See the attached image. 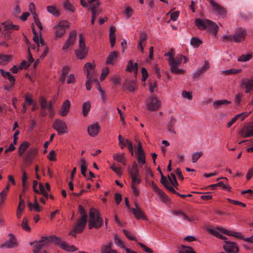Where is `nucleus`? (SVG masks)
Wrapping results in <instances>:
<instances>
[{
  "instance_id": "obj_25",
  "label": "nucleus",
  "mask_w": 253,
  "mask_h": 253,
  "mask_svg": "<svg viewBox=\"0 0 253 253\" xmlns=\"http://www.w3.org/2000/svg\"><path fill=\"white\" fill-rule=\"evenodd\" d=\"M114 159L124 166H126V158L122 153H117L113 156Z\"/></svg>"
},
{
  "instance_id": "obj_16",
  "label": "nucleus",
  "mask_w": 253,
  "mask_h": 253,
  "mask_svg": "<svg viewBox=\"0 0 253 253\" xmlns=\"http://www.w3.org/2000/svg\"><path fill=\"white\" fill-rule=\"evenodd\" d=\"M136 208H132L131 209L132 213L134 214L135 217L137 219H142L143 220H147V218L144 214V212L141 210V209L135 204Z\"/></svg>"
},
{
  "instance_id": "obj_36",
  "label": "nucleus",
  "mask_w": 253,
  "mask_h": 253,
  "mask_svg": "<svg viewBox=\"0 0 253 253\" xmlns=\"http://www.w3.org/2000/svg\"><path fill=\"white\" fill-rule=\"evenodd\" d=\"M63 6L64 9L68 10L70 12H74L75 10L74 6L69 2V0H66L64 3Z\"/></svg>"
},
{
  "instance_id": "obj_4",
  "label": "nucleus",
  "mask_w": 253,
  "mask_h": 253,
  "mask_svg": "<svg viewBox=\"0 0 253 253\" xmlns=\"http://www.w3.org/2000/svg\"><path fill=\"white\" fill-rule=\"evenodd\" d=\"M182 58H180V55L174 57H170L168 59V62L170 67V71L172 73L180 74L184 73V71L181 69H178L181 63Z\"/></svg>"
},
{
  "instance_id": "obj_27",
  "label": "nucleus",
  "mask_w": 253,
  "mask_h": 253,
  "mask_svg": "<svg viewBox=\"0 0 253 253\" xmlns=\"http://www.w3.org/2000/svg\"><path fill=\"white\" fill-rule=\"evenodd\" d=\"M176 120L175 118H174L173 116H171L170 118L169 121L168 122L167 125V128L168 130L170 132H172L173 133H175V131H174V129L173 128V126L176 123Z\"/></svg>"
},
{
  "instance_id": "obj_53",
  "label": "nucleus",
  "mask_w": 253,
  "mask_h": 253,
  "mask_svg": "<svg viewBox=\"0 0 253 253\" xmlns=\"http://www.w3.org/2000/svg\"><path fill=\"white\" fill-rule=\"evenodd\" d=\"M95 65L94 63H90L89 62L85 64L84 67V71H86L87 72V69H88L90 71L92 72L94 71V69H95Z\"/></svg>"
},
{
  "instance_id": "obj_46",
  "label": "nucleus",
  "mask_w": 253,
  "mask_h": 253,
  "mask_svg": "<svg viewBox=\"0 0 253 253\" xmlns=\"http://www.w3.org/2000/svg\"><path fill=\"white\" fill-rule=\"evenodd\" d=\"M114 242L117 246H120L122 249H125V247L123 241L120 239L117 235H115L114 237Z\"/></svg>"
},
{
  "instance_id": "obj_32",
  "label": "nucleus",
  "mask_w": 253,
  "mask_h": 253,
  "mask_svg": "<svg viewBox=\"0 0 253 253\" xmlns=\"http://www.w3.org/2000/svg\"><path fill=\"white\" fill-rule=\"evenodd\" d=\"M11 56L10 55L0 54V64L6 65L11 59Z\"/></svg>"
},
{
  "instance_id": "obj_34",
  "label": "nucleus",
  "mask_w": 253,
  "mask_h": 253,
  "mask_svg": "<svg viewBox=\"0 0 253 253\" xmlns=\"http://www.w3.org/2000/svg\"><path fill=\"white\" fill-rule=\"evenodd\" d=\"M30 144L27 142H23L20 146L19 148V155L20 156H22L23 154L25 153V151L27 149V148L29 146Z\"/></svg>"
},
{
  "instance_id": "obj_24",
  "label": "nucleus",
  "mask_w": 253,
  "mask_h": 253,
  "mask_svg": "<svg viewBox=\"0 0 253 253\" xmlns=\"http://www.w3.org/2000/svg\"><path fill=\"white\" fill-rule=\"evenodd\" d=\"M206 29L215 36L218 30V26L214 22L210 20V23H208Z\"/></svg>"
},
{
  "instance_id": "obj_12",
  "label": "nucleus",
  "mask_w": 253,
  "mask_h": 253,
  "mask_svg": "<svg viewBox=\"0 0 253 253\" xmlns=\"http://www.w3.org/2000/svg\"><path fill=\"white\" fill-rule=\"evenodd\" d=\"M77 32L75 30H73L71 32L69 35V38L66 40L63 46L62 49L63 50L67 49L69 46L74 44L76 39Z\"/></svg>"
},
{
  "instance_id": "obj_62",
  "label": "nucleus",
  "mask_w": 253,
  "mask_h": 253,
  "mask_svg": "<svg viewBox=\"0 0 253 253\" xmlns=\"http://www.w3.org/2000/svg\"><path fill=\"white\" fill-rule=\"evenodd\" d=\"M138 244L140 246V247L143 249L147 253H153V251L149 248L146 246L144 244L139 242Z\"/></svg>"
},
{
  "instance_id": "obj_35",
  "label": "nucleus",
  "mask_w": 253,
  "mask_h": 253,
  "mask_svg": "<svg viewBox=\"0 0 253 253\" xmlns=\"http://www.w3.org/2000/svg\"><path fill=\"white\" fill-rule=\"evenodd\" d=\"M179 253H196L193 249L189 246L182 245L179 250Z\"/></svg>"
},
{
  "instance_id": "obj_60",
  "label": "nucleus",
  "mask_w": 253,
  "mask_h": 253,
  "mask_svg": "<svg viewBox=\"0 0 253 253\" xmlns=\"http://www.w3.org/2000/svg\"><path fill=\"white\" fill-rule=\"evenodd\" d=\"M109 72V68L106 67L105 68H103L102 71V73L101 74L100 80L101 81H102L104 80L107 75L108 74Z\"/></svg>"
},
{
  "instance_id": "obj_54",
  "label": "nucleus",
  "mask_w": 253,
  "mask_h": 253,
  "mask_svg": "<svg viewBox=\"0 0 253 253\" xmlns=\"http://www.w3.org/2000/svg\"><path fill=\"white\" fill-rule=\"evenodd\" d=\"M202 152L195 153L192 155V161L193 163L196 162L203 155Z\"/></svg>"
},
{
  "instance_id": "obj_7",
  "label": "nucleus",
  "mask_w": 253,
  "mask_h": 253,
  "mask_svg": "<svg viewBox=\"0 0 253 253\" xmlns=\"http://www.w3.org/2000/svg\"><path fill=\"white\" fill-rule=\"evenodd\" d=\"M52 127L57 131L59 135H62L68 132L67 126L62 120L56 119L54 122Z\"/></svg>"
},
{
  "instance_id": "obj_9",
  "label": "nucleus",
  "mask_w": 253,
  "mask_h": 253,
  "mask_svg": "<svg viewBox=\"0 0 253 253\" xmlns=\"http://www.w3.org/2000/svg\"><path fill=\"white\" fill-rule=\"evenodd\" d=\"M90 5L89 10L91 11L92 15L96 17L101 13V10L98 8L100 3L97 0H87Z\"/></svg>"
},
{
  "instance_id": "obj_61",
  "label": "nucleus",
  "mask_w": 253,
  "mask_h": 253,
  "mask_svg": "<svg viewBox=\"0 0 253 253\" xmlns=\"http://www.w3.org/2000/svg\"><path fill=\"white\" fill-rule=\"evenodd\" d=\"M34 209L37 212L41 211L42 209V207H41L40 206L36 198H35V200L34 201Z\"/></svg>"
},
{
  "instance_id": "obj_19",
  "label": "nucleus",
  "mask_w": 253,
  "mask_h": 253,
  "mask_svg": "<svg viewBox=\"0 0 253 253\" xmlns=\"http://www.w3.org/2000/svg\"><path fill=\"white\" fill-rule=\"evenodd\" d=\"M218 229L219 230L221 233L228 235H230L239 239H242L243 237L242 234L240 232L228 230L222 228H218Z\"/></svg>"
},
{
  "instance_id": "obj_30",
  "label": "nucleus",
  "mask_w": 253,
  "mask_h": 253,
  "mask_svg": "<svg viewBox=\"0 0 253 253\" xmlns=\"http://www.w3.org/2000/svg\"><path fill=\"white\" fill-rule=\"evenodd\" d=\"M231 103L227 100H218L213 102V106L215 109H218L223 105H228Z\"/></svg>"
},
{
  "instance_id": "obj_41",
  "label": "nucleus",
  "mask_w": 253,
  "mask_h": 253,
  "mask_svg": "<svg viewBox=\"0 0 253 253\" xmlns=\"http://www.w3.org/2000/svg\"><path fill=\"white\" fill-rule=\"evenodd\" d=\"M22 228L27 231H31V228L28 225V219L27 217H24L21 224Z\"/></svg>"
},
{
  "instance_id": "obj_43",
  "label": "nucleus",
  "mask_w": 253,
  "mask_h": 253,
  "mask_svg": "<svg viewBox=\"0 0 253 253\" xmlns=\"http://www.w3.org/2000/svg\"><path fill=\"white\" fill-rule=\"evenodd\" d=\"M137 160L138 162L140 164L144 165L146 163L145 161V156L143 153L137 154Z\"/></svg>"
},
{
  "instance_id": "obj_11",
  "label": "nucleus",
  "mask_w": 253,
  "mask_h": 253,
  "mask_svg": "<svg viewBox=\"0 0 253 253\" xmlns=\"http://www.w3.org/2000/svg\"><path fill=\"white\" fill-rule=\"evenodd\" d=\"M225 243L223 248L228 253H237L239 252V249L236 243L229 241H225Z\"/></svg>"
},
{
  "instance_id": "obj_64",
  "label": "nucleus",
  "mask_w": 253,
  "mask_h": 253,
  "mask_svg": "<svg viewBox=\"0 0 253 253\" xmlns=\"http://www.w3.org/2000/svg\"><path fill=\"white\" fill-rule=\"evenodd\" d=\"M48 159L51 161H54L56 160L55 158V152L54 150H52L49 152L47 156Z\"/></svg>"
},
{
  "instance_id": "obj_59",
  "label": "nucleus",
  "mask_w": 253,
  "mask_h": 253,
  "mask_svg": "<svg viewBox=\"0 0 253 253\" xmlns=\"http://www.w3.org/2000/svg\"><path fill=\"white\" fill-rule=\"evenodd\" d=\"M123 232L124 233L125 235L129 240L135 241H137L136 238L135 236L130 235V233L126 229H123Z\"/></svg>"
},
{
  "instance_id": "obj_21",
  "label": "nucleus",
  "mask_w": 253,
  "mask_h": 253,
  "mask_svg": "<svg viewBox=\"0 0 253 253\" xmlns=\"http://www.w3.org/2000/svg\"><path fill=\"white\" fill-rule=\"evenodd\" d=\"M208 23H210V20H202L200 19H196L195 20V24L200 30L206 29Z\"/></svg>"
},
{
  "instance_id": "obj_15",
  "label": "nucleus",
  "mask_w": 253,
  "mask_h": 253,
  "mask_svg": "<svg viewBox=\"0 0 253 253\" xmlns=\"http://www.w3.org/2000/svg\"><path fill=\"white\" fill-rule=\"evenodd\" d=\"M239 133L243 137H249L253 136V126H244Z\"/></svg>"
},
{
  "instance_id": "obj_28",
  "label": "nucleus",
  "mask_w": 253,
  "mask_h": 253,
  "mask_svg": "<svg viewBox=\"0 0 253 253\" xmlns=\"http://www.w3.org/2000/svg\"><path fill=\"white\" fill-rule=\"evenodd\" d=\"M2 25L4 26V30L2 32V35L4 37V39L5 40H8L10 39L11 30L9 29V27H7L6 25V22H3Z\"/></svg>"
},
{
  "instance_id": "obj_10",
  "label": "nucleus",
  "mask_w": 253,
  "mask_h": 253,
  "mask_svg": "<svg viewBox=\"0 0 253 253\" xmlns=\"http://www.w3.org/2000/svg\"><path fill=\"white\" fill-rule=\"evenodd\" d=\"M161 105V102L154 96H151L147 104L148 109L151 111L157 110Z\"/></svg>"
},
{
  "instance_id": "obj_37",
  "label": "nucleus",
  "mask_w": 253,
  "mask_h": 253,
  "mask_svg": "<svg viewBox=\"0 0 253 253\" xmlns=\"http://www.w3.org/2000/svg\"><path fill=\"white\" fill-rule=\"evenodd\" d=\"M90 108V103L89 102H84L83 105V114L84 116L88 115Z\"/></svg>"
},
{
  "instance_id": "obj_14",
  "label": "nucleus",
  "mask_w": 253,
  "mask_h": 253,
  "mask_svg": "<svg viewBox=\"0 0 253 253\" xmlns=\"http://www.w3.org/2000/svg\"><path fill=\"white\" fill-rule=\"evenodd\" d=\"M210 67V64L209 61H206L205 62L204 65L196 70L192 75L193 78H198L201 75L206 72Z\"/></svg>"
},
{
  "instance_id": "obj_26",
  "label": "nucleus",
  "mask_w": 253,
  "mask_h": 253,
  "mask_svg": "<svg viewBox=\"0 0 253 253\" xmlns=\"http://www.w3.org/2000/svg\"><path fill=\"white\" fill-rule=\"evenodd\" d=\"M131 179V186H138L141 182L140 175L129 174Z\"/></svg>"
},
{
  "instance_id": "obj_40",
  "label": "nucleus",
  "mask_w": 253,
  "mask_h": 253,
  "mask_svg": "<svg viewBox=\"0 0 253 253\" xmlns=\"http://www.w3.org/2000/svg\"><path fill=\"white\" fill-rule=\"evenodd\" d=\"M47 11L55 16H58L60 15L59 11L53 6H48L47 7Z\"/></svg>"
},
{
  "instance_id": "obj_47",
  "label": "nucleus",
  "mask_w": 253,
  "mask_h": 253,
  "mask_svg": "<svg viewBox=\"0 0 253 253\" xmlns=\"http://www.w3.org/2000/svg\"><path fill=\"white\" fill-rule=\"evenodd\" d=\"M172 213L176 215L181 216L184 219L188 221H191V219L181 211H173Z\"/></svg>"
},
{
  "instance_id": "obj_3",
  "label": "nucleus",
  "mask_w": 253,
  "mask_h": 253,
  "mask_svg": "<svg viewBox=\"0 0 253 253\" xmlns=\"http://www.w3.org/2000/svg\"><path fill=\"white\" fill-rule=\"evenodd\" d=\"M88 227L91 229L93 227L99 228L103 224V220L100 217L98 211L94 208L90 209L89 212Z\"/></svg>"
},
{
  "instance_id": "obj_48",
  "label": "nucleus",
  "mask_w": 253,
  "mask_h": 253,
  "mask_svg": "<svg viewBox=\"0 0 253 253\" xmlns=\"http://www.w3.org/2000/svg\"><path fill=\"white\" fill-rule=\"evenodd\" d=\"M158 194L160 196L161 200L163 202L167 203H169L170 201V199L169 198V197L165 194V192L162 191L161 190L160 191V192L158 193Z\"/></svg>"
},
{
  "instance_id": "obj_17",
  "label": "nucleus",
  "mask_w": 253,
  "mask_h": 253,
  "mask_svg": "<svg viewBox=\"0 0 253 253\" xmlns=\"http://www.w3.org/2000/svg\"><path fill=\"white\" fill-rule=\"evenodd\" d=\"M124 87L131 92H134L136 89V84L134 80H126L123 83Z\"/></svg>"
},
{
  "instance_id": "obj_45",
  "label": "nucleus",
  "mask_w": 253,
  "mask_h": 253,
  "mask_svg": "<svg viewBox=\"0 0 253 253\" xmlns=\"http://www.w3.org/2000/svg\"><path fill=\"white\" fill-rule=\"evenodd\" d=\"M252 57L251 54H243L239 56L238 61L240 62H246L249 61Z\"/></svg>"
},
{
  "instance_id": "obj_52",
  "label": "nucleus",
  "mask_w": 253,
  "mask_h": 253,
  "mask_svg": "<svg viewBox=\"0 0 253 253\" xmlns=\"http://www.w3.org/2000/svg\"><path fill=\"white\" fill-rule=\"evenodd\" d=\"M40 193L39 194H42L44 197H45L46 199L48 198V194L47 192L44 189L43 185L42 183H40L39 184V190Z\"/></svg>"
},
{
  "instance_id": "obj_57",
  "label": "nucleus",
  "mask_w": 253,
  "mask_h": 253,
  "mask_svg": "<svg viewBox=\"0 0 253 253\" xmlns=\"http://www.w3.org/2000/svg\"><path fill=\"white\" fill-rule=\"evenodd\" d=\"M79 212H80V214L81 215V217H83V216H84V218L87 219V213L84 208V207L81 205H79Z\"/></svg>"
},
{
  "instance_id": "obj_22",
  "label": "nucleus",
  "mask_w": 253,
  "mask_h": 253,
  "mask_svg": "<svg viewBox=\"0 0 253 253\" xmlns=\"http://www.w3.org/2000/svg\"><path fill=\"white\" fill-rule=\"evenodd\" d=\"M70 107V102L68 100H66L62 106L61 110L60 115L62 116H66L68 112Z\"/></svg>"
},
{
  "instance_id": "obj_5",
  "label": "nucleus",
  "mask_w": 253,
  "mask_h": 253,
  "mask_svg": "<svg viewBox=\"0 0 253 253\" xmlns=\"http://www.w3.org/2000/svg\"><path fill=\"white\" fill-rule=\"evenodd\" d=\"M88 53V49L85 46L84 39L83 35H79V47L75 50L76 56L78 59H83L84 58Z\"/></svg>"
},
{
  "instance_id": "obj_1",
  "label": "nucleus",
  "mask_w": 253,
  "mask_h": 253,
  "mask_svg": "<svg viewBox=\"0 0 253 253\" xmlns=\"http://www.w3.org/2000/svg\"><path fill=\"white\" fill-rule=\"evenodd\" d=\"M54 242L57 244L60 245L61 248L63 250L68 252H74L78 250V249L74 246H70L66 242H62V239L60 237H58L55 235L50 236L49 237L43 236L39 241H35L31 243L33 245V253H47L45 251L41 250L48 246L51 242Z\"/></svg>"
},
{
  "instance_id": "obj_31",
  "label": "nucleus",
  "mask_w": 253,
  "mask_h": 253,
  "mask_svg": "<svg viewBox=\"0 0 253 253\" xmlns=\"http://www.w3.org/2000/svg\"><path fill=\"white\" fill-rule=\"evenodd\" d=\"M219 227H216L215 229H210L209 230V232L217 237V238L221 239L222 240L227 239L226 237L224 236L221 235L219 232H221V231L218 229Z\"/></svg>"
},
{
  "instance_id": "obj_2",
  "label": "nucleus",
  "mask_w": 253,
  "mask_h": 253,
  "mask_svg": "<svg viewBox=\"0 0 253 253\" xmlns=\"http://www.w3.org/2000/svg\"><path fill=\"white\" fill-rule=\"evenodd\" d=\"M247 35L246 30L243 28H238L235 30L233 35H223L221 39L223 41L228 42H241L245 40Z\"/></svg>"
},
{
  "instance_id": "obj_29",
  "label": "nucleus",
  "mask_w": 253,
  "mask_h": 253,
  "mask_svg": "<svg viewBox=\"0 0 253 253\" xmlns=\"http://www.w3.org/2000/svg\"><path fill=\"white\" fill-rule=\"evenodd\" d=\"M128 172L129 174L140 175L138 166L136 162H133L132 165V169L129 168Z\"/></svg>"
},
{
  "instance_id": "obj_33",
  "label": "nucleus",
  "mask_w": 253,
  "mask_h": 253,
  "mask_svg": "<svg viewBox=\"0 0 253 253\" xmlns=\"http://www.w3.org/2000/svg\"><path fill=\"white\" fill-rule=\"evenodd\" d=\"M81 173L83 176L86 177V167L87 163L85 159V158H83L81 160Z\"/></svg>"
},
{
  "instance_id": "obj_18",
  "label": "nucleus",
  "mask_w": 253,
  "mask_h": 253,
  "mask_svg": "<svg viewBox=\"0 0 253 253\" xmlns=\"http://www.w3.org/2000/svg\"><path fill=\"white\" fill-rule=\"evenodd\" d=\"M210 4L212 5L213 10L219 15L225 13V10L220 5L215 2L213 0H210Z\"/></svg>"
},
{
  "instance_id": "obj_23",
  "label": "nucleus",
  "mask_w": 253,
  "mask_h": 253,
  "mask_svg": "<svg viewBox=\"0 0 253 253\" xmlns=\"http://www.w3.org/2000/svg\"><path fill=\"white\" fill-rule=\"evenodd\" d=\"M36 151L35 150H31L30 152L27 153L23 157V160L24 162L27 164H31L33 159L35 157Z\"/></svg>"
},
{
  "instance_id": "obj_38",
  "label": "nucleus",
  "mask_w": 253,
  "mask_h": 253,
  "mask_svg": "<svg viewBox=\"0 0 253 253\" xmlns=\"http://www.w3.org/2000/svg\"><path fill=\"white\" fill-rule=\"evenodd\" d=\"M138 68V64L135 63L134 64H133L132 62L130 60L129 61L126 67V71H131L132 70L136 71V72L137 71Z\"/></svg>"
},
{
  "instance_id": "obj_50",
  "label": "nucleus",
  "mask_w": 253,
  "mask_h": 253,
  "mask_svg": "<svg viewBox=\"0 0 253 253\" xmlns=\"http://www.w3.org/2000/svg\"><path fill=\"white\" fill-rule=\"evenodd\" d=\"M125 146H127V148L132 156L133 155V145L132 142L129 139L125 140Z\"/></svg>"
},
{
  "instance_id": "obj_6",
  "label": "nucleus",
  "mask_w": 253,
  "mask_h": 253,
  "mask_svg": "<svg viewBox=\"0 0 253 253\" xmlns=\"http://www.w3.org/2000/svg\"><path fill=\"white\" fill-rule=\"evenodd\" d=\"M69 27V23L66 20L60 21L57 25L54 26L53 29L56 37H62L66 33L67 29Z\"/></svg>"
},
{
  "instance_id": "obj_42",
  "label": "nucleus",
  "mask_w": 253,
  "mask_h": 253,
  "mask_svg": "<svg viewBox=\"0 0 253 253\" xmlns=\"http://www.w3.org/2000/svg\"><path fill=\"white\" fill-rule=\"evenodd\" d=\"M40 103L41 105V108L42 110H45L46 109H48V102L47 100L44 98L43 97H42L40 100Z\"/></svg>"
},
{
  "instance_id": "obj_13",
  "label": "nucleus",
  "mask_w": 253,
  "mask_h": 253,
  "mask_svg": "<svg viewBox=\"0 0 253 253\" xmlns=\"http://www.w3.org/2000/svg\"><path fill=\"white\" fill-rule=\"evenodd\" d=\"M87 219L84 218V216L81 217L77 221L74 228L77 230V233H80L82 232L86 226Z\"/></svg>"
},
{
  "instance_id": "obj_20",
  "label": "nucleus",
  "mask_w": 253,
  "mask_h": 253,
  "mask_svg": "<svg viewBox=\"0 0 253 253\" xmlns=\"http://www.w3.org/2000/svg\"><path fill=\"white\" fill-rule=\"evenodd\" d=\"M100 126L97 124H93L88 126L87 131L90 136H95L98 133Z\"/></svg>"
},
{
  "instance_id": "obj_8",
  "label": "nucleus",
  "mask_w": 253,
  "mask_h": 253,
  "mask_svg": "<svg viewBox=\"0 0 253 253\" xmlns=\"http://www.w3.org/2000/svg\"><path fill=\"white\" fill-rule=\"evenodd\" d=\"M9 239L5 241L0 245V248L9 249L13 248L17 246V242L15 236L12 234H9Z\"/></svg>"
},
{
  "instance_id": "obj_63",
  "label": "nucleus",
  "mask_w": 253,
  "mask_h": 253,
  "mask_svg": "<svg viewBox=\"0 0 253 253\" xmlns=\"http://www.w3.org/2000/svg\"><path fill=\"white\" fill-rule=\"evenodd\" d=\"M33 16L35 19V23L36 25L38 27V28L42 30V27L41 22L40 21V20L36 18L37 16V15L36 13H33Z\"/></svg>"
},
{
  "instance_id": "obj_39",
  "label": "nucleus",
  "mask_w": 253,
  "mask_h": 253,
  "mask_svg": "<svg viewBox=\"0 0 253 253\" xmlns=\"http://www.w3.org/2000/svg\"><path fill=\"white\" fill-rule=\"evenodd\" d=\"M190 43L192 46L197 47L202 44V42L199 38L193 37L191 39Z\"/></svg>"
},
{
  "instance_id": "obj_49",
  "label": "nucleus",
  "mask_w": 253,
  "mask_h": 253,
  "mask_svg": "<svg viewBox=\"0 0 253 253\" xmlns=\"http://www.w3.org/2000/svg\"><path fill=\"white\" fill-rule=\"evenodd\" d=\"M147 39V34L145 32H141L139 35V41L138 43L146 44Z\"/></svg>"
},
{
  "instance_id": "obj_56",
  "label": "nucleus",
  "mask_w": 253,
  "mask_h": 253,
  "mask_svg": "<svg viewBox=\"0 0 253 253\" xmlns=\"http://www.w3.org/2000/svg\"><path fill=\"white\" fill-rule=\"evenodd\" d=\"M25 208L24 200L22 198L21 195L19 196V202L17 207L18 211H23Z\"/></svg>"
},
{
  "instance_id": "obj_55",
  "label": "nucleus",
  "mask_w": 253,
  "mask_h": 253,
  "mask_svg": "<svg viewBox=\"0 0 253 253\" xmlns=\"http://www.w3.org/2000/svg\"><path fill=\"white\" fill-rule=\"evenodd\" d=\"M89 75V78L90 79V81L94 82V79H97V74L95 71H90L88 69H87V72L86 74V76Z\"/></svg>"
},
{
  "instance_id": "obj_51",
  "label": "nucleus",
  "mask_w": 253,
  "mask_h": 253,
  "mask_svg": "<svg viewBox=\"0 0 253 253\" xmlns=\"http://www.w3.org/2000/svg\"><path fill=\"white\" fill-rule=\"evenodd\" d=\"M161 183L170 192V189H173V187L169 186L168 183L167 179L165 176H163L161 178Z\"/></svg>"
},
{
  "instance_id": "obj_44",
  "label": "nucleus",
  "mask_w": 253,
  "mask_h": 253,
  "mask_svg": "<svg viewBox=\"0 0 253 253\" xmlns=\"http://www.w3.org/2000/svg\"><path fill=\"white\" fill-rule=\"evenodd\" d=\"M101 253H111V242L108 243L106 245L102 247L101 249Z\"/></svg>"
},
{
  "instance_id": "obj_58",
  "label": "nucleus",
  "mask_w": 253,
  "mask_h": 253,
  "mask_svg": "<svg viewBox=\"0 0 253 253\" xmlns=\"http://www.w3.org/2000/svg\"><path fill=\"white\" fill-rule=\"evenodd\" d=\"M241 71V69L236 70V69H230L229 70L223 71L222 72L226 75H230V74H235L240 73Z\"/></svg>"
}]
</instances>
